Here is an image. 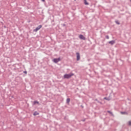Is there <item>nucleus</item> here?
Returning a JSON list of instances; mask_svg holds the SVG:
<instances>
[{"instance_id": "a211bd4d", "label": "nucleus", "mask_w": 131, "mask_h": 131, "mask_svg": "<svg viewBox=\"0 0 131 131\" xmlns=\"http://www.w3.org/2000/svg\"><path fill=\"white\" fill-rule=\"evenodd\" d=\"M42 2H43V3H45V2H46V0H41Z\"/></svg>"}, {"instance_id": "4be33fe9", "label": "nucleus", "mask_w": 131, "mask_h": 131, "mask_svg": "<svg viewBox=\"0 0 131 131\" xmlns=\"http://www.w3.org/2000/svg\"><path fill=\"white\" fill-rule=\"evenodd\" d=\"M74 1H76V0H74Z\"/></svg>"}, {"instance_id": "f3484780", "label": "nucleus", "mask_w": 131, "mask_h": 131, "mask_svg": "<svg viewBox=\"0 0 131 131\" xmlns=\"http://www.w3.org/2000/svg\"><path fill=\"white\" fill-rule=\"evenodd\" d=\"M104 100H108V98L107 97H104Z\"/></svg>"}, {"instance_id": "7ed1b4c3", "label": "nucleus", "mask_w": 131, "mask_h": 131, "mask_svg": "<svg viewBox=\"0 0 131 131\" xmlns=\"http://www.w3.org/2000/svg\"><path fill=\"white\" fill-rule=\"evenodd\" d=\"M59 61H61V59L60 58H54L53 59V62H54V63H58V62H59Z\"/></svg>"}, {"instance_id": "39448f33", "label": "nucleus", "mask_w": 131, "mask_h": 131, "mask_svg": "<svg viewBox=\"0 0 131 131\" xmlns=\"http://www.w3.org/2000/svg\"><path fill=\"white\" fill-rule=\"evenodd\" d=\"M79 38H80V39H82L83 40H85V37H84V36L82 35H80L79 36Z\"/></svg>"}, {"instance_id": "1a4fd4ad", "label": "nucleus", "mask_w": 131, "mask_h": 131, "mask_svg": "<svg viewBox=\"0 0 131 131\" xmlns=\"http://www.w3.org/2000/svg\"><path fill=\"white\" fill-rule=\"evenodd\" d=\"M35 104H39V102L37 101H34L33 102V105H35Z\"/></svg>"}, {"instance_id": "aec40b11", "label": "nucleus", "mask_w": 131, "mask_h": 131, "mask_svg": "<svg viewBox=\"0 0 131 131\" xmlns=\"http://www.w3.org/2000/svg\"><path fill=\"white\" fill-rule=\"evenodd\" d=\"M63 26H65L66 25H65V24H63Z\"/></svg>"}, {"instance_id": "f03ea898", "label": "nucleus", "mask_w": 131, "mask_h": 131, "mask_svg": "<svg viewBox=\"0 0 131 131\" xmlns=\"http://www.w3.org/2000/svg\"><path fill=\"white\" fill-rule=\"evenodd\" d=\"M41 27H42V26L39 25L38 27H37L36 29L33 30V31H35V32H36L37 31H38V30H39V29H40Z\"/></svg>"}, {"instance_id": "423d86ee", "label": "nucleus", "mask_w": 131, "mask_h": 131, "mask_svg": "<svg viewBox=\"0 0 131 131\" xmlns=\"http://www.w3.org/2000/svg\"><path fill=\"white\" fill-rule=\"evenodd\" d=\"M108 43H110V45H111L112 46H113V45L115 43V40L110 41H108Z\"/></svg>"}, {"instance_id": "9b49d317", "label": "nucleus", "mask_w": 131, "mask_h": 131, "mask_svg": "<svg viewBox=\"0 0 131 131\" xmlns=\"http://www.w3.org/2000/svg\"><path fill=\"white\" fill-rule=\"evenodd\" d=\"M115 23H116V24H117L118 25H119L120 24V23H119V21L118 20H116Z\"/></svg>"}, {"instance_id": "4468645a", "label": "nucleus", "mask_w": 131, "mask_h": 131, "mask_svg": "<svg viewBox=\"0 0 131 131\" xmlns=\"http://www.w3.org/2000/svg\"><path fill=\"white\" fill-rule=\"evenodd\" d=\"M106 38H107V39H109V36H106Z\"/></svg>"}, {"instance_id": "412c9836", "label": "nucleus", "mask_w": 131, "mask_h": 131, "mask_svg": "<svg viewBox=\"0 0 131 131\" xmlns=\"http://www.w3.org/2000/svg\"><path fill=\"white\" fill-rule=\"evenodd\" d=\"M130 2H131V0H130Z\"/></svg>"}, {"instance_id": "dca6fc26", "label": "nucleus", "mask_w": 131, "mask_h": 131, "mask_svg": "<svg viewBox=\"0 0 131 131\" xmlns=\"http://www.w3.org/2000/svg\"><path fill=\"white\" fill-rule=\"evenodd\" d=\"M24 73H25V74H27V71H24Z\"/></svg>"}, {"instance_id": "f257e3e1", "label": "nucleus", "mask_w": 131, "mask_h": 131, "mask_svg": "<svg viewBox=\"0 0 131 131\" xmlns=\"http://www.w3.org/2000/svg\"><path fill=\"white\" fill-rule=\"evenodd\" d=\"M73 75H74V74L72 73H71L70 74H64L63 76V78L66 79H69V78H71V77H72Z\"/></svg>"}, {"instance_id": "ddd939ff", "label": "nucleus", "mask_w": 131, "mask_h": 131, "mask_svg": "<svg viewBox=\"0 0 131 131\" xmlns=\"http://www.w3.org/2000/svg\"><path fill=\"white\" fill-rule=\"evenodd\" d=\"M121 114H126V112H121Z\"/></svg>"}, {"instance_id": "6e6552de", "label": "nucleus", "mask_w": 131, "mask_h": 131, "mask_svg": "<svg viewBox=\"0 0 131 131\" xmlns=\"http://www.w3.org/2000/svg\"><path fill=\"white\" fill-rule=\"evenodd\" d=\"M39 114V113H37V112H35L33 113L34 116H36V115H38Z\"/></svg>"}, {"instance_id": "f8f14e48", "label": "nucleus", "mask_w": 131, "mask_h": 131, "mask_svg": "<svg viewBox=\"0 0 131 131\" xmlns=\"http://www.w3.org/2000/svg\"><path fill=\"white\" fill-rule=\"evenodd\" d=\"M107 113H110V114H111V115H113V113L111 112L110 111H107Z\"/></svg>"}, {"instance_id": "9d476101", "label": "nucleus", "mask_w": 131, "mask_h": 131, "mask_svg": "<svg viewBox=\"0 0 131 131\" xmlns=\"http://www.w3.org/2000/svg\"><path fill=\"white\" fill-rule=\"evenodd\" d=\"M70 102V98H67V103H69Z\"/></svg>"}, {"instance_id": "0eeeda50", "label": "nucleus", "mask_w": 131, "mask_h": 131, "mask_svg": "<svg viewBox=\"0 0 131 131\" xmlns=\"http://www.w3.org/2000/svg\"><path fill=\"white\" fill-rule=\"evenodd\" d=\"M84 4L86 6H89V3H88V2H86V0H84Z\"/></svg>"}, {"instance_id": "20e7f679", "label": "nucleus", "mask_w": 131, "mask_h": 131, "mask_svg": "<svg viewBox=\"0 0 131 131\" xmlns=\"http://www.w3.org/2000/svg\"><path fill=\"white\" fill-rule=\"evenodd\" d=\"M76 55H77V61H79V60H80V54H79V53L77 52L76 53Z\"/></svg>"}, {"instance_id": "6ab92c4d", "label": "nucleus", "mask_w": 131, "mask_h": 131, "mask_svg": "<svg viewBox=\"0 0 131 131\" xmlns=\"http://www.w3.org/2000/svg\"><path fill=\"white\" fill-rule=\"evenodd\" d=\"M82 121H85V120H83Z\"/></svg>"}, {"instance_id": "2eb2a0df", "label": "nucleus", "mask_w": 131, "mask_h": 131, "mask_svg": "<svg viewBox=\"0 0 131 131\" xmlns=\"http://www.w3.org/2000/svg\"><path fill=\"white\" fill-rule=\"evenodd\" d=\"M128 125H131V121L128 122Z\"/></svg>"}]
</instances>
